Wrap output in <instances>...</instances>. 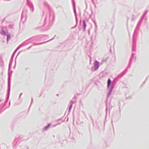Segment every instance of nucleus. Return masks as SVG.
I'll use <instances>...</instances> for the list:
<instances>
[{
	"label": "nucleus",
	"mask_w": 149,
	"mask_h": 149,
	"mask_svg": "<svg viewBox=\"0 0 149 149\" xmlns=\"http://www.w3.org/2000/svg\"><path fill=\"white\" fill-rule=\"evenodd\" d=\"M111 81L110 79H109L108 80V86H109L110 83Z\"/></svg>",
	"instance_id": "f257e3e1"
},
{
	"label": "nucleus",
	"mask_w": 149,
	"mask_h": 149,
	"mask_svg": "<svg viewBox=\"0 0 149 149\" xmlns=\"http://www.w3.org/2000/svg\"><path fill=\"white\" fill-rule=\"evenodd\" d=\"M84 24V26H85V23L84 22H83Z\"/></svg>",
	"instance_id": "f03ea898"
}]
</instances>
